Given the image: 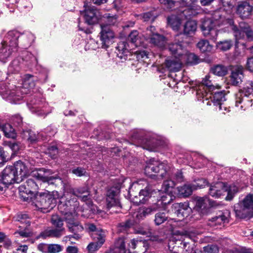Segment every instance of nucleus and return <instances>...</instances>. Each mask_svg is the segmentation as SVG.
Returning <instances> with one entry per match:
<instances>
[{"label":"nucleus","instance_id":"f257e3e1","mask_svg":"<svg viewBox=\"0 0 253 253\" xmlns=\"http://www.w3.org/2000/svg\"><path fill=\"white\" fill-rule=\"evenodd\" d=\"M89 192L86 188H81L74 190L73 193H65L61 197L58 208L63 214L68 224L69 231L74 234V239H80L82 236L80 233L83 230V226L78 221L75 220L72 211L78 205L76 197L80 198L83 201L88 199Z\"/></svg>","mask_w":253,"mask_h":253},{"label":"nucleus","instance_id":"f03ea898","mask_svg":"<svg viewBox=\"0 0 253 253\" xmlns=\"http://www.w3.org/2000/svg\"><path fill=\"white\" fill-rule=\"evenodd\" d=\"M181 36L182 34L176 35L174 42L169 44L168 49L173 56L180 59L183 64L196 65L199 63L201 60L198 56L189 52L185 48L184 43L179 41Z\"/></svg>","mask_w":253,"mask_h":253},{"label":"nucleus","instance_id":"7ed1b4c3","mask_svg":"<svg viewBox=\"0 0 253 253\" xmlns=\"http://www.w3.org/2000/svg\"><path fill=\"white\" fill-rule=\"evenodd\" d=\"M253 81H249L246 86L235 95V107L238 111H245L252 106Z\"/></svg>","mask_w":253,"mask_h":253},{"label":"nucleus","instance_id":"20e7f679","mask_svg":"<svg viewBox=\"0 0 253 253\" xmlns=\"http://www.w3.org/2000/svg\"><path fill=\"white\" fill-rule=\"evenodd\" d=\"M238 192V187L234 184H228L222 182H218L211 186L209 194L213 198H218L227 193L225 199L231 201Z\"/></svg>","mask_w":253,"mask_h":253},{"label":"nucleus","instance_id":"39448f33","mask_svg":"<svg viewBox=\"0 0 253 253\" xmlns=\"http://www.w3.org/2000/svg\"><path fill=\"white\" fill-rule=\"evenodd\" d=\"M225 22L230 26L233 32L236 43L238 44L241 40H244L245 38L248 41H253V30L247 24L241 23L239 27H237L234 24V21L231 18H227Z\"/></svg>","mask_w":253,"mask_h":253},{"label":"nucleus","instance_id":"423d86ee","mask_svg":"<svg viewBox=\"0 0 253 253\" xmlns=\"http://www.w3.org/2000/svg\"><path fill=\"white\" fill-rule=\"evenodd\" d=\"M234 211L236 216L240 218L253 217V194L247 195L242 201L236 204Z\"/></svg>","mask_w":253,"mask_h":253},{"label":"nucleus","instance_id":"0eeeda50","mask_svg":"<svg viewBox=\"0 0 253 253\" xmlns=\"http://www.w3.org/2000/svg\"><path fill=\"white\" fill-rule=\"evenodd\" d=\"M133 141L136 145L150 151H157L160 146L161 142L154 138L148 139L145 133L142 131H136L132 136Z\"/></svg>","mask_w":253,"mask_h":253},{"label":"nucleus","instance_id":"6e6552de","mask_svg":"<svg viewBox=\"0 0 253 253\" xmlns=\"http://www.w3.org/2000/svg\"><path fill=\"white\" fill-rule=\"evenodd\" d=\"M201 22V28L204 36L215 42L218 35V30L216 26L220 25V21L214 17L211 18L205 17L202 19Z\"/></svg>","mask_w":253,"mask_h":253},{"label":"nucleus","instance_id":"1a4fd4ad","mask_svg":"<svg viewBox=\"0 0 253 253\" xmlns=\"http://www.w3.org/2000/svg\"><path fill=\"white\" fill-rule=\"evenodd\" d=\"M26 59L21 57L14 59L9 64L7 69L8 74H17L20 70L24 68L25 66L31 67L37 63V58L33 54L26 53Z\"/></svg>","mask_w":253,"mask_h":253},{"label":"nucleus","instance_id":"9d476101","mask_svg":"<svg viewBox=\"0 0 253 253\" xmlns=\"http://www.w3.org/2000/svg\"><path fill=\"white\" fill-rule=\"evenodd\" d=\"M23 90L20 88L9 89L4 83L0 84V94L2 98L12 104H20L23 97L21 95Z\"/></svg>","mask_w":253,"mask_h":253},{"label":"nucleus","instance_id":"9b49d317","mask_svg":"<svg viewBox=\"0 0 253 253\" xmlns=\"http://www.w3.org/2000/svg\"><path fill=\"white\" fill-rule=\"evenodd\" d=\"M145 173H160V174H169L173 172V168L167 162L160 163L154 159H150L145 167Z\"/></svg>","mask_w":253,"mask_h":253},{"label":"nucleus","instance_id":"f8f14e48","mask_svg":"<svg viewBox=\"0 0 253 253\" xmlns=\"http://www.w3.org/2000/svg\"><path fill=\"white\" fill-rule=\"evenodd\" d=\"M27 104L31 112L39 116L44 117L51 111L48 104L43 99L34 98L28 101Z\"/></svg>","mask_w":253,"mask_h":253},{"label":"nucleus","instance_id":"ddd939ff","mask_svg":"<svg viewBox=\"0 0 253 253\" xmlns=\"http://www.w3.org/2000/svg\"><path fill=\"white\" fill-rule=\"evenodd\" d=\"M144 38L151 44L161 49H164L167 43L166 38L156 32L155 27L151 26L145 31Z\"/></svg>","mask_w":253,"mask_h":253},{"label":"nucleus","instance_id":"4468645a","mask_svg":"<svg viewBox=\"0 0 253 253\" xmlns=\"http://www.w3.org/2000/svg\"><path fill=\"white\" fill-rule=\"evenodd\" d=\"M215 86L212 84L210 80V76H206L203 79L202 83L196 88V97L198 100H202L206 98V101L209 97H211V93L214 90Z\"/></svg>","mask_w":253,"mask_h":253},{"label":"nucleus","instance_id":"2eb2a0df","mask_svg":"<svg viewBox=\"0 0 253 253\" xmlns=\"http://www.w3.org/2000/svg\"><path fill=\"white\" fill-rule=\"evenodd\" d=\"M84 9L80 13L83 16L85 22L89 25L97 23L101 19L99 10L94 6L84 5Z\"/></svg>","mask_w":253,"mask_h":253},{"label":"nucleus","instance_id":"dca6fc26","mask_svg":"<svg viewBox=\"0 0 253 253\" xmlns=\"http://www.w3.org/2000/svg\"><path fill=\"white\" fill-rule=\"evenodd\" d=\"M229 217L230 212L228 211H225L210 218L207 221V224L213 229L221 228L228 223Z\"/></svg>","mask_w":253,"mask_h":253},{"label":"nucleus","instance_id":"f3484780","mask_svg":"<svg viewBox=\"0 0 253 253\" xmlns=\"http://www.w3.org/2000/svg\"><path fill=\"white\" fill-rule=\"evenodd\" d=\"M101 31L100 32V44L103 48H107L113 42V39L114 38V34L111 29L106 25L101 24L100 25Z\"/></svg>","mask_w":253,"mask_h":253},{"label":"nucleus","instance_id":"a211bd4d","mask_svg":"<svg viewBox=\"0 0 253 253\" xmlns=\"http://www.w3.org/2000/svg\"><path fill=\"white\" fill-rule=\"evenodd\" d=\"M211 93V97H209L208 100L206 101V98L203 99L201 101L207 105H211V103L214 106L217 107L218 111L222 110V105L226 100L224 93L222 91L215 92L213 95L212 92Z\"/></svg>","mask_w":253,"mask_h":253},{"label":"nucleus","instance_id":"6ab92c4d","mask_svg":"<svg viewBox=\"0 0 253 253\" xmlns=\"http://www.w3.org/2000/svg\"><path fill=\"white\" fill-rule=\"evenodd\" d=\"M28 169L25 163L18 161L12 166H7L1 174H27Z\"/></svg>","mask_w":253,"mask_h":253},{"label":"nucleus","instance_id":"aec40b11","mask_svg":"<svg viewBox=\"0 0 253 253\" xmlns=\"http://www.w3.org/2000/svg\"><path fill=\"white\" fill-rule=\"evenodd\" d=\"M91 236L94 242L90 243L87 247V249L89 253H94L98 250L103 244L105 241L106 234L103 233L97 232L92 234Z\"/></svg>","mask_w":253,"mask_h":253},{"label":"nucleus","instance_id":"412c9836","mask_svg":"<svg viewBox=\"0 0 253 253\" xmlns=\"http://www.w3.org/2000/svg\"><path fill=\"white\" fill-rule=\"evenodd\" d=\"M183 235H174L169 240V249L171 253H181L182 243L184 239Z\"/></svg>","mask_w":253,"mask_h":253},{"label":"nucleus","instance_id":"4be33fe9","mask_svg":"<svg viewBox=\"0 0 253 253\" xmlns=\"http://www.w3.org/2000/svg\"><path fill=\"white\" fill-rule=\"evenodd\" d=\"M179 3L183 6L187 7L183 11L185 15H187L189 16H193L199 14L201 8L200 6L195 5L194 3H191V0H180Z\"/></svg>","mask_w":253,"mask_h":253},{"label":"nucleus","instance_id":"5701e85b","mask_svg":"<svg viewBox=\"0 0 253 253\" xmlns=\"http://www.w3.org/2000/svg\"><path fill=\"white\" fill-rule=\"evenodd\" d=\"M19 38H21V34L18 31L16 30L10 31L6 34L2 42L17 49L18 40Z\"/></svg>","mask_w":253,"mask_h":253},{"label":"nucleus","instance_id":"b1692460","mask_svg":"<svg viewBox=\"0 0 253 253\" xmlns=\"http://www.w3.org/2000/svg\"><path fill=\"white\" fill-rule=\"evenodd\" d=\"M174 207L175 209H177L175 213L180 218L179 220H182L184 218L188 217L192 211L188 202L175 203L174 205Z\"/></svg>","mask_w":253,"mask_h":253},{"label":"nucleus","instance_id":"393cba45","mask_svg":"<svg viewBox=\"0 0 253 253\" xmlns=\"http://www.w3.org/2000/svg\"><path fill=\"white\" fill-rule=\"evenodd\" d=\"M36 78L30 74H26L24 76L23 80V86L22 87H16V88H20L22 92L21 95L24 97V94L27 93L28 91L32 89L35 85Z\"/></svg>","mask_w":253,"mask_h":253},{"label":"nucleus","instance_id":"a878e982","mask_svg":"<svg viewBox=\"0 0 253 253\" xmlns=\"http://www.w3.org/2000/svg\"><path fill=\"white\" fill-rule=\"evenodd\" d=\"M173 57L175 58L167 59L163 66L168 71L175 72L180 70L183 62L179 58H176L174 56Z\"/></svg>","mask_w":253,"mask_h":253},{"label":"nucleus","instance_id":"bb28decb","mask_svg":"<svg viewBox=\"0 0 253 253\" xmlns=\"http://www.w3.org/2000/svg\"><path fill=\"white\" fill-rule=\"evenodd\" d=\"M160 206L159 204H154L148 207H143L139 209L136 214V218L138 220H142L147 216L151 214L153 212L159 210Z\"/></svg>","mask_w":253,"mask_h":253},{"label":"nucleus","instance_id":"cd10ccee","mask_svg":"<svg viewBox=\"0 0 253 253\" xmlns=\"http://www.w3.org/2000/svg\"><path fill=\"white\" fill-rule=\"evenodd\" d=\"M16 50L17 49L1 42L0 45V61L6 63L12 53Z\"/></svg>","mask_w":253,"mask_h":253},{"label":"nucleus","instance_id":"c85d7f7f","mask_svg":"<svg viewBox=\"0 0 253 253\" xmlns=\"http://www.w3.org/2000/svg\"><path fill=\"white\" fill-rule=\"evenodd\" d=\"M40 199L44 200V203L42 205V211L44 212L49 211L55 207L56 203V199L48 192H44L43 197Z\"/></svg>","mask_w":253,"mask_h":253},{"label":"nucleus","instance_id":"c756f323","mask_svg":"<svg viewBox=\"0 0 253 253\" xmlns=\"http://www.w3.org/2000/svg\"><path fill=\"white\" fill-rule=\"evenodd\" d=\"M243 72L244 68L241 66L237 67L232 71L230 81L232 85H238L242 82L244 78Z\"/></svg>","mask_w":253,"mask_h":253},{"label":"nucleus","instance_id":"7c9ffc66","mask_svg":"<svg viewBox=\"0 0 253 253\" xmlns=\"http://www.w3.org/2000/svg\"><path fill=\"white\" fill-rule=\"evenodd\" d=\"M253 9V6L249 3L243 2L238 5L236 12L241 18L246 19L251 15Z\"/></svg>","mask_w":253,"mask_h":253},{"label":"nucleus","instance_id":"2f4dec72","mask_svg":"<svg viewBox=\"0 0 253 253\" xmlns=\"http://www.w3.org/2000/svg\"><path fill=\"white\" fill-rule=\"evenodd\" d=\"M27 175H1V181L5 186L19 183L26 177Z\"/></svg>","mask_w":253,"mask_h":253},{"label":"nucleus","instance_id":"473e14b6","mask_svg":"<svg viewBox=\"0 0 253 253\" xmlns=\"http://www.w3.org/2000/svg\"><path fill=\"white\" fill-rule=\"evenodd\" d=\"M126 241L124 238H119L115 243L114 247L111 249V253H126Z\"/></svg>","mask_w":253,"mask_h":253},{"label":"nucleus","instance_id":"72a5a7b5","mask_svg":"<svg viewBox=\"0 0 253 253\" xmlns=\"http://www.w3.org/2000/svg\"><path fill=\"white\" fill-rule=\"evenodd\" d=\"M0 129L7 138L14 139L16 137V133L14 128L9 124L0 125Z\"/></svg>","mask_w":253,"mask_h":253},{"label":"nucleus","instance_id":"f704fd0d","mask_svg":"<svg viewBox=\"0 0 253 253\" xmlns=\"http://www.w3.org/2000/svg\"><path fill=\"white\" fill-rule=\"evenodd\" d=\"M107 208L110 211V213H118L121 211L122 205L119 199H114L110 202H106Z\"/></svg>","mask_w":253,"mask_h":253},{"label":"nucleus","instance_id":"c9c22d12","mask_svg":"<svg viewBox=\"0 0 253 253\" xmlns=\"http://www.w3.org/2000/svg\"><path fill=\"white\" fill-rule=\"evenodd\" d=\"M193 165L194 168H203L208 162V160L199 153H196L193 156Z\"/></svg>","mask_w":253,"mask_h":253},{"label":"nucleus","instance_id":"e433bc0d","mask_svg":"<svg viewBox=\"0 0 253 253\" xmlns=\"http://www.w3.org/2000/svg\"><path fill=\"white\" fill-rule=\"evenodd\" d=\"M194 247V243L188 237L184 236L182 243L181 253H191Z\"/></svg>","mask_w":253,"mask_h":253},{"label":"nucleus","instance_id":"4c0bfd02","mask_svg":"<svg viewBox=\"0 0 253 253\" xmlns=\"http://www.w3.org/2000/svg\"><path fill=\"white\" fill-rule=\"evenodd\" d=\"M64 228L49 229L45 230L42 234V236L46 237L59 238L63 235Z\"/></svg>","mask_w":253,"mask_h":253},{"label":"nucleus","instance_id":"58836bf2","mask_svg":"<svg viewBox=\"0 0 253 253\" xmlns=\"http://www.w3.org/2000/svg\"><path fill=\"white\" fill-rule=\"evenodd\" d=\"M24 135L31 143H34L41 139H43L42 134H37L35 132L31 130L24 131Z\"/></svg>","mask_w":253,"mask_h":253},{"label":"nucleus","instance_id":"ea45409f","mask_svg":"<svg viewBox=\"0 0 253 253\" xmlns=\"http://www.w3.org/2000/svg\"><path fill=\"white\" fill-rule=\"evenodd\" d=\"M197 24L196 21H188L184 26V33L188 35L194 34L197 30Z\"/></svg>","mask_w":253,"mask_h":253},{"label":"nucleus","instance_id":"a19ab883","mask_svg":"<svg viewBox=\"0 0 253 253\" xmlns=\"http://www.w3.org/2000/svg\"><path fill=\"white\" fill-rule=\"evenodd\" d=\"M178 194L180 196L187 197L191 195L194 190L192 184H185L183 186L178 187Z\"/></svg>","mask_w":253,"mask_h":253},{"label":"nucleus","instance_id":"79ce46f5","mask_svg":"<svg viewBox=\"0 0 253 253\" xmlns=\"http://www.w3.org/2000/svg\"><path fill=\"white\" fill-rule=\"evenodd\" d=\"M128 41L130 42L131 44L135 46H138L141 45L142 41H141L138 31H133L129 35Z\"/></svg>","mask_w":253,"mask_h":253},{"label":"nucleus","instance_id":"37998d69","mask_svg":"<svg viewBox=\"0 0 253 253\" xmlns=\"http://www.w3.org/2000/svg\"><path fill=\"white\" fill-rule=\"evenodd\" d=\"M168 23L173 30L177 31L180 26L181 20L178 16L172 15L168 17Z\"/></svg>","mask_w":253,"mask_h":253},{"label":"nucleus","instance_id":"c03bdc74","mask_svg":"<svg viewBox=\"0 0 253 253\" xmlns=\"http://www.w3.org/2000/svg\"><path fill=\"white\" fill-rule=\"evenodd\" d=\"M211 71L214 75L222 77L227 73V68L222 65H216L211 68Z\"/></svg>","mask_w":253,"mask_h":253},{"label":"nucleus","instance_id":"a18cd8bd","mask_svg":"<svg viewBox=\"0 0 253 253\" xmlns=\"http://www.w3.org/2000/svg\"><path fill=\"white\" fill-rule=\"evenodd\" d=\"M197 46L202 52H211L212 50L213 46L210 44L208 41L201 40L197 43Z\"/></svg>","mask_w":253,"mask_h":253},{"label":"nucleus","instance_id":"49530a36","mask_svg":"<svg viewBox=\"0 0 253 253\" xmlns=\"http://www.w3.org/2000/svg\"><path fill=\"white\" fill-rule=\"evenodd\" d=\"M101 20L106 22L109 25H114L118 21V16L116 14L105 13L102 16H101Z\"/></svg>","mask_w":253,"mask_h":253},{"label":"nucleus","instance_id":"de8ad7c7","mask_svg":"<svg viewBox=\"0 0 253 253\" xmlns=\"http://www.w3.org/2000/svg\"><path fill=\"white\" fill-rule=\"evenodd\" d=\"M129 246L130 248L132 249H134L136 247H138L139 248H143L142 250L146 251L147 250L148 246L146 242L143 241H139L137 240H135L134 239L131 240L129 244Z\"/></svg>","mask_w":253,"mask_h":253},{"label":"nucleus","instance_id":"09e8293b","mask_svg":"<svg viewBox=\"0 0 253 253\" xmlns=\"http://www.w3.org/2000/svg\"><path fill=\"white\" fill-rule=\"evenodd\" d=\"M191 184L195 190L199 188H204L206 186L208 185L209 182L205 178H199L195 179Z\"/></svg>","mask_w":253,"mask_h":253},{"label":"nucleus","instance_id":"8fccbe9b","mask_svg":"<svg viewBox=\"0 0 253 253\" xmlns=\"http://www.w3.org/2000/svg\"><path fill=\"white\" fill-rule=\"evenodd\" d=\"M32 194L36 196L35 206L42 211L43 210L42 205L44 203V200H41L40 198L43 197V193H39L38 192L30 191Z\"/></svg>","mask_w":253,"mask_h":253},{"label":"nucleus","instance_id":"3c124183","mask_svg":"<svg viewBox=\"0 0 253 253\" xmlns=\"http://www.w3.org/2000/svg\"><path fill=\"white\" fill-rule=\"evenodd\" d=\"M175 185V182L173 179H168L164 181L162 187V190L165 193H171L172 189Z\"/></svg>","mask_w":253,"mask_h":253},{"label":"nucleus","instance_id":"603ef678","mask_svg":"<svg viewBox=\"0 0 253 253\" xmlns=\"http://www.w3.org/2000/svg\"><path fill=\"white\" fill-rule=\"evenodd\" d=\"M119 189L112 187L109 189L107 193L106 202H110L111 200L119 198Z\"/></svg>","mask_w":253,"mask_h":253},{"label":"nucleus","instance_id":"864d4df0","mask_svg":"<svg viewBox=\"0 0 253 253\" xmlns=\"http://www.w3.org/2000/svg\"><path fill=\"white\" fill-rule=\"evenodd\" d=\"M232 45V42L230 40L221 41L216 43L217 48L222 51L229 50Z\"/></svg>","mask_w":253,"mask_h":253},{"label":"nucleus","instance_id":"5fc2aeb1","mask_svg":"<svg viewBox=\"0 0 253 253\" xmlns=\"http://www.w3.org/2000/svg\"><path fill=\"white\" fill-rule=\"evenodd\" d=\"M207 198L198 197L195 199V208L197 210H202L206 209L207 206Z\"/></svg>","mask_w":253,"mask_h":253},{"label":"nucleus","instance_id":"6e6d98bb","mask_svg":"<svg viewBox=\"0 0 253 253\" xmlns=\"http://www.w3.org/2000/svg\"><path fill=\"white\" fill-rule=\"evenodd\" d=\"M158 16V13L155 10L143 13L141 17L145 21H153Z\"/></svg>","mask_w":253,"mask_h":253},{"label":"nucleus","instance_id":"4d7b16f0","mask_svg":"<svg viewBox=\"0 0 253 253\" xmlns=\"http://www.w3.org/2000/svg\"><path fill=\"white\" fill-rule=\"evenodd\" d=\"M168 219V217L164 212L157 213L155 216L154 222L156 225H159L163 223Z\"/></svg>","mask_w":253,"mask_h":253},{"label":"nucleus","instance_id":"13d9d810","mask_svg":"<svg viewBox=\"0 0 253 253\" xmlns=\"http://www.w3.org/2000/svg\"><path fill=\"white\" fill-rule=\"evenodd\" d=\"M51 221L52 224L57 228H63V221L58 215H53L51 217Z\"/></svg>","mask_w":253,"mask_h":253},{"label":"nucleus","instance_id":"bf43d9fd","mask_svg":"<svg viewBox=\"0 0 253 253\" xmlns=\"http://www.w3.org/2000/svg\"><path fill=\"white\" fill-rule=\"evenodd\" d=\"M21 39L23 40L25 44L30 45L34 41L35 36L32 33H28L27 35H21Z\"/></svg>","mask_w":253,"mask_h":253},{"label":"nucleus","instance_id":"052dcab7","mask_svg":"<svg viewBox=\"0 0 253 253\" xmlns=\"http://www.w3.org/2000/svg\"><path fill=\"white\" fill-rule=\"evenodd\" d=\"M161 3L165 5L169 9H172L174 7L175 4L179 3L180 0H159Z\"/></svg>","mask_w":253,"mask_h":253},{"label":"nucleus","instance_id":"680f3d73","mask_svg":"<svg viewBox=\"0 0 253 253\" xmlns=\"http://www.w3.org/2000/svg\"><path fill=\"white\" fill-rule=\"evenodd\" d=\"M62 247L58 244L48 245V253H58L62 251Z\"/></svg>","mask_w":253,"mask_h":253},{"label":"nucleus","instance_id":"e2e57ef3","mask_svg":"<svg viewBox=\"0 0 253 253\" xmlns=\"http://www.w3.org/2000/svg\"><path fill=\"white\" fill-rule=\"evenodd\" d=\"M5 146L10 148L12 152L15 153L19 150V145L17 143L12 142L11 141H5L4 143Z\"/></svg>","mask_w":253,"mask_h":253},{"label":"nucleus","instance_id":"0e129e2a","mask_svg":"<svg viewBox=\"0 0 253 253\" xmlns=\"http://www.w3.org/2000/svg\"><path fill=\"white\" fill-rule=\"evenodd\" d=\"M16 2H17V7L20 9L24 8H30L31 4L28 0H15Z\"/></svg>","mask_w":253,"mask_h":253},{"label":"nucleus","instance_id":"69168bd1","mask_svg":"<svg viewBox=\"0 0 253 253\" xmlns=\"http://www.w3.org/2000/svg\"><path fill=\"white\" fill-rule=\"evenodd\" d=\"M99 46V45L98 42H95V40L93 39H90L89 41L87 42L85 46V50L87 49H92V50H95L96 48H98Z\"/></svg>","mask_w":253,"mask_h":253},{"label":"nucleus","instance_id":"338daca9","mask_svg":"<svg viewBox=\"0 0 253 253\" xmlns=\"http://www.w3.org/2000/svg\"><path fill=\"white\" fill-rule=\"evenodd\" d=\"M128 44L125 42H121L117 47L119 51L121 52L123 54H126L128 50Z\"/></svg>","mask_w":253,"mask_h":253},{"label":"nucleus","instance_id":"774afa93","mask_svg":"<svg viewBox=\"0 0 253 253\" xmlns=\"http://www.w3.org/2000/svg\"><path fill=\"white\" fill-rule=\"evenodd\" d=\"M204 253H217L218 249L215 245H208L204 248Z\"/></svg>","mask_w":253,"mask_h":253}]
</instances>
